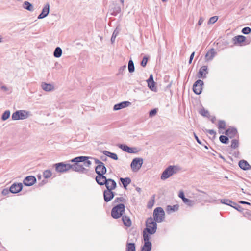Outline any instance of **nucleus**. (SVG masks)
Wrapping results in <instances>:
<instances>
[{
    "label": "nucleus",
    "mask_w": 251,
    "mask_h": 251,
    "mask_svg": "<svg viewBox=\"0 0 251 251\" xmlns=\"http://www.w3.org/2000/svg\"><path fill=\"white\" fill-rule=\"evenodd\" d=\"M125 189H126L127 186L131 183V179L129 177L120 178V179Z\"/></svg>",
    "instance_id": "obj_25"
},
{
    "label": "nucleus",
    "mask_w": 251,
    "mask_h": 251,
    "mask_svg": "<svg viewBox=\"0 0 251 251\" xmlns=\"http://www.w3.org/2000/svg\"><path fill=\"white\" fill-rule=\"evenodd\" d=\"M10 192V189H8L7 188L3 189V190L1 192V194L3 196H6L8 195L9 193Z\"/></svg>",
    "instance_id": "obj_53"
},
{
    "label": "nucleus",
    "mask_w": 251,
    "mask_h": 251,
    "mask_svg": "<svg viewBox=\"0 0 251 251\" xmlns=\"http://www.w3.org/2000/svg\"><path fill=\"white\" fill-rule=\"evenodd\" d=\"M220 142L224 144H227L228 142V137L224 135H221L219 137Z\"/></svg>",
    "instance_id": "obj_41"
},
{
    "label": "nucleus",
    "mask_w": 251,
    "mask_h": 251,
    "mask_svg": "<svg viewBox=\"0 0 251 251\" xmlns=\"http://www.w3.org/2000/svg\"><path fill=\"white\" fill-rule=\"evenodd\" d=\"M95 171L97 174L100 173L102 174H105L107 172V169L104 165V164L103 163L101 164H99L96 166Z\"/></svg>",
    "instance_id": "obj_19"
},
{
    "label": "nucleus",
    "mask_w": 251,
    "mask_h": 251,
    "mask_svg": "<svg viewBox=\"0 0 251 251\" xmlns=\"http://www.w3.org/2000/svg\"><path fill=\"white\" fill-rule=\"evenodd\" d=\"M146 228H145L144 230L147 231L148 234L152 235L156 232L157 229V224L151 217L148 218L146 220Z\"/></svg>",
    "instance_id": "obj_2"
},
{
    "label": "nucleus",
    "mask_w": 251,
    "mask_h": 251,
    "mask_svg": "<svg viewBox=\"0 0 251 251\" xmlns=\"http://www.w3.org/2000/svg\"><path fill=\"white\" fill-rule=\"evenodd\" d=\"M62 50L60 47H56L53 52V55L56 58H59L61 56Z\"/></svg>",
    "instance_id": "obj_30"
},
{
    "label": "nucleus",
    "mask_w": 251,
    "mask_h": 251,
    "mask_svg": "<svg viewBox=\"0 0 251 251\" xmlns=\"http://www.w3.org/2000/svg\"><path fill=\"white\" fill-rule=\"evenodd\" d=\"M208 68L206 66L201 67L197 74V77L199 78L204 79L206 78V75L208 74Z\"/></svg>",
    "instance_id": "obj_13"
},
{
    "label": "nucleus",
    "mask_w": 251,
    "mask_h": 251,
    "mask_svg": "<svg viewBox=\"0 0 251 251\" xmlns=\"http://www.w3.org/2000/svg\"><path fill=\"white\" fill-rule=\"evenodd\" d=\"M122 220L124 224L127 227H130L131 226V221L129 217L126 216H122Z\"/></svg>",
    "instance_id": "obj_26"
},
{
    "label": "nucleus",
    "mask_w": 251,
    "mask_h": 251,
    "mask_svg": "<svg viewBox=\"0 0 251 251\" xmlns=\"http://www.w3.org/2000/svg\"><path fill=\"white\" fill-rule=\"evenodd\" d=\"M157 113V110L156 109H153L151 110L149 112V116L151 117H152L154 116H155Z\"/></svg>",
    "instance_id": "obj_52"
},
{
    "label": "nucleus",
    "mask_w": 251,
    "mask_h": 251,
    "mask_svg": "<svg viewBox=\"0 0 251 251\" xmlns=\"http://www.w3.org/2000/svg\"><path fill=\"white\" fill-rule=\"evenodd\" d=\"M118 147L123 151L130 153H135L138 152L136 148H131L125 144H119Z\"/></svg>",
    "instance_id": "obj_12"
},
{
    "label": "nucleus",
    "mask_w": 251,
    "mask_h": 251,
    "mask_svg": "<svg viewBox=\"0 0 251 251\" xmlns=\"http://www.w3.org/2000/svg\"><path fill=\"white\" fill-rule=\"evenodd\" d=\"M55 171L59 173H65L70 170V164H65L64 162H60L54 164Z\"/></svg>",
    "instance_id": "obj_7"
},
{
    "label": "nucleus",
    "mask_w": 251,
    "mask_h": 251,
    "mask_svg": "<svg viewBox=\"0 0 251 251\" xmlns=\"http://www.w3.org/2000/svg\"><path fill=\"white\" fill-rule=\"evenodd\" d=\"M150 234H148L147 231L143 230V239L144 243L149 245H152L150 241Z\"/></svg>",
    "instance_id": "obj_29"
},
{
    "label": "nucleus",
    "mask_w": 251,
    "mask_h": 251,
    "mask_svg": "<svg viewBox=\"0 0 251 251\" xmlns=\"http://www.w3.org/2000/svg\"><path fill=\"white\" fill-rule=\"evenodd\" d=\"M148 83V86L149 87V88L154 92L157 91V88L155 87V83L154 81H152L151 82H147Z\"/></svg>",
    "instance_id": "obj_35"
},
{
    "label": "nucleus",
    "mask_w": 251,
    "mask_h": 251,
    "mask_svg": "<svg viewBox=\"0 0 251 251\" xmlns=\"http://www.w3.org/2000/svg\"><path fill=\"white\" fill-rule=\"evenodd\" d=\"M23 7L28 11H33L34 9L33 5L28 1H25L23 4Z\"/></svg>",
    "instance_id": "obj_24"
},
{
    "label": "nucleus",
    "mask_w": 251,
    "mask_h": 251,
    "mask_svg": "<svg viewBox=\"0 0 251 251\" xmlns=\"http://www.w3.org/2000/svg\"><path fill=\"white\" fill-rule=\"evenodd\" d=\"M239 167L244 170H247L251 168V166L248 163V162L244 160H240L239 162Z\"/></svg>",
    "instance_id": "obj_22"
},
{
    "label": "nucleus",
    "mask_w": 251,
    "mask_h": 251,
    "mask_svg": "<svg viewBox=\"0 0 251 251\" xmlns=\"http://www.w3.org/2000/svg\"><path fill=\"white\" fill-rule=\"evenodd\" d=\"M119 30H118L117 28H116L113 34H112V37L111 38V42L112 43H113L114 42H115V38L116 37V36H117V35L119 34Z\"/></svg>",
    "instance_id": "obj_40"
},
{
    "label": "nucleus",
    "mask_w": 251,
    "mask_h": 251,
    "mask_svg": "<svg viewBox=\"0 0 251 251\" xmlns=\"http://www.w3.org/2000/svg\"><path fill=\"white\" fill-rule=\"evenodd\" d=\"M143 163V159L142 158H135L133 159L131 163L130 167L133 172L138 171L142 167Z\"/></svg>",
    "instance_id": "obj_8"
},
{
    "label": "nucleus",
    "mask_w": 251,
    "mask_h": 251,
    "mask_svg": "<svg viewBox=\"0 0 251 251\" xmlns=\"http://www.w3.org/2000/svg\"><path fill=\"white\" fill-rule=\"evenodd\" d=\"M239 203H241V204H248V205H251L250 203H249L248 202H247V201H240Z\"/></svg>",
    "instance_id": "obj_63"
},
{
    "label": "nucleus",
    "mask_w": 251,
    "mask_h": 251,
    "mask_svg": "<svg viewBox=\"0 0 251 251\" xmlns=\"http://www.w3.org/2000/svg\"><path fill=\"white\" fill-rule=\"evenodd\" d=\"M0 89L4 92H7L8 94L12 93V88L11 87H7L5 85L1 86Z\"/></svg>",
    "instance_id": "obj_42"
},
{
    "label": "nucleus",
    "mask_w": 251,
    "mask_h": 251,
    "mask_svg": "<svg viewBox=\"0 0 251 251\" xmlns=\"http://www.w3.org/2000/svg\"><path fill=\"white\" fill-rule=\"evenodd\" d=\"M152 81H154L153 80V75H152L151 74L150 75V77L148 78V79L147 80V82H151Z\"/></svg>",
    "instance_id": "obj_61"
},
{
    "label": "nucleus",
    "mask_w": 251,
    "mask_h": 251,
    "mask_svg": "<svg viewBox=\"0 0 251 251\" xmlns=\"http://www.w3.org/2000/svg\"><path fill=\"white\" fill-rule=\"evenodd\" d=\"M125 210V206L124 203L118 204L112 208L111 216L114 219H118L123 216Z\"/></svg>",
    "instance_id": "obj_4"
},
{
    "label": "nucleus",
    "mask_w": 251,
    "mask_h": 251,
    "mask_svg": "<svg viewBox=\"0 0 251 251\" xmlns=\"http://www.w3.org/2000/svg\"><path fill=\"white\" fill-rule=\"evenodd\" d=\"M246 40V37L243 35H238L233 38L234 44H241Z\"/></svg>",
    "instance_id": "obj_23"
},
{
    "label": "nucleus",
    "mask_w": 251,
    "mask_h": 251,
    "mask_svg": "<svg viewBox=\"0 0 251 251\" xmlns=\"http://www.w3.org/2000/svg\"><path fill=\"white\" fill-rule=\"evenodd\" d=\"M203 85V82L201 79L197 80L193 84V90L194 92L197 95L201 93L202 86Z\"/></svg>",
    "instance_id": "obj_9"
},
{
    "label": "nucleus",
    "mask_w": 251,
    "mask_h": 251,
    "mask_svg": "<svg viewBox=\"0 0 251 251\" xmlns=\"http://www.w3.org/2000/svg\"><path fill=\"white\" fill-rule=\"evenodd\" d=\"M115 195V193L113 191V190H110V189H105L103 191V198L104 200L106 202H108L111 201L114 196Z\"/></svg>",
    "instance_id": "obj_10"
},
{
    "label": "nucleus",
    "mask_w": 251,
    "mask_h": 251,
    "mask_svg": "<svg viewBox=\"0 0 251 251\" xmlns=\"http://www.w3.org/2000/svg\"><path fill=\"white\" fill-rule=\"evenodd\" d=\"M111 14L114 16H116L118 14L120 13L121 11V8L119 5H115L111 10Z\"/></svg>",
    "instance_id": "obj_31"
},
{
    "label": "nucleus",
    "mask_w": 251,
    "mask_h": 251,
    "mask_svg": "<svg viewBox=\"0 0 251 251\" xmlns=\"http://www.w3.org/2000/svg\"><path fill=\"white\" fill-rule=\"evenodd\" d=\"M153 220L156 222H161L165 218V212L161 207H157L153 211Z\"/></svg>",
    "instance_id": "obj_5"
},
{
    "label": "nucleus",
    "mask_w": 251,
    "mask_h": 251,
    "mask_svg": "<svg viewBox=\"0 0 251 251\" xmlns=\"http://www.w3.org/2000/svg\"><path fill=\"white\" fill-rule=\"evenodd\" d=\"M10 115V111L9 110H6L1 116V119L3 121H5L8 119Z\"/></svg>",
    "instance_id": "obj_37"
},
{
    "label": "nucleus",
    "mask_w": 251,
    "mask_h": 251,
    "mask_svg": "<svg viewBox=\"0 0 251 251\" xmlns=\"http://www.w3.org/2000/svg\"><path fill=\"white\" fill-rule=\"evenodd\" d=\"M41 86L42 89L45 91H51L54 89L52 85L46 83H42Z\"/></svg>",
    "instance_id": "obj_28"
},
{
    "label": "nucleus",
    "mask_w": 251,
    "mask_h": 251,
    "mask_svg": "<svg viewBox=\"0 0 251 251\" xmlns=\"http://www.w3.org/2000/svg\"><path fill=\"white\" fill-rule=\"evenodd\" d=\"M200 113L201 115L204 117H208V116H209V112L207 110H205L204 109H201L200 111Z\"/></svg>",
    "instance_id": "obj_51"
},
{
    "label": "nucleus",
    "mask_w": 251,
    "mask_h": 251,
    "mask_svg": "<svg viewBox=\"0 0 251 251\" xmlns=\"http://www.w3.org/2000/svg\"><path fill=\"white\" fill-rule=\"evenodd\" d=\"M203 22V19L202 18H200L198 21V25H201V24Z\"/></svg>",
    "instance_id": "obj_62"
},
{
    "label": "nucleus",
    "mask_w": 251,
    "mask_h": 251,
    "mask_svg": "<svg viewBox=\"0 0 251 251\" xmlns=\"http://www.w3.org/2000/svg\"><path fill=\"white\" fill-rule=\"evenodd\" d=\"M216 52L213 48L211 49L205 55V59L206 61L211 60L215 56Z\"/></svg>",
    "instance_id": "obj_21"
},
{
    "label": "nucleus",
    "mask_w": 251,
    "mask_h": 251,
    "mask_svg": "<svg viewBox=\"0 0 251 251\" xmlns=\"http://www.w3.org/2000/svg\"><path fill=\"white\" fill-rule=\"evenodd\" d=\"M126 251H135V245L134 243H127Z\"/></svg>",
    "instance_id": "obj_32"
},
{
    "label": "nucleus",
    "mask_w": 251,
    "mask_h": 251,
    "mask_svg": "<svg viewBox=\"0 0 251 251\" xmlns=\"http://www.w3.org/2000/svg\"><path fill=\"white\" fill-rule=\"evenodd\" d=\"M231 207L235 208V209L240 212H242L243 210V208L241 206H240L239 205H238V204L234 202H233L232 206H231Z\"/></svg>",
    "instance_id": "obj_45"
},
{
    "label": "nucleus",
    "mask_w": 251,
    "mask_h": 251,
    "mask_svg": "<svg viewBox=\"0 0 251 251\" xmlns=\"http://www.w3.org/2000/svg\"><path fill=\"white\" fill-rule=\"evenodd\" d=\"M29 112L20 110L14 112L12 115V119L13 120H24L28 117Z\"/></svg>",
    "instance_id": "obj_6"
},
{
    "label": "nucleus",
    "mask_w": 251,
    "mask_h": 251,
    "mask_svg": "<svg viewBox=\"0 0 251 251\" xmlns=\"http://www.w3.org/2000/svg\"><path fill=\"white\" fill-rule=\"evenodd\" d=\"M226 127V123L223 120H220L218 123V128L219 129H225Z\"/></svg>",
    "instance_id": "obj_47"
},
{
    "label": "nucleus",
    "mask_w": 251,
    "mask_h": 251,
    "mask_svg": "<svg viewBox=\"0 0 251 251\" xmlns=\"http://www.w3.org/2000/svg\"><path fill=\"white\" fill-rule=\"evenodd\" d=\"M128 69L129 73H133L135 70L134 63L131 59L128 61Z\"/></svg>",
    "instance_id": "obj_34"
},
{
    "label": "nucleus",
    "mask_w": 251,
    "mask_h": 251,
    "mask_svg": "<svg viewBox=\"0 0 251 251\" xmlns=\"http://www.w3.org/2000/svg\"><path fill=\"white\" fill-rule=\"evenodd\" d=\"M89 159L87 156H79L75 157V158L71 160L70 162L74 163L73 164H70L71 166L70 169L73 171L78 172H84L86 169L83 167V165H80V162H84V161Z\"/></svg>",
    "instance_id": "obj_1"
},
{
    "label": "nucleus",
    "mask_w": 251,
    "mask_h": 251,
    "mask_svg": "<svg viewBox=\"0 0 251 251\" xmlns=\"http://www.w3.org/2000/svg\"><path fill=\"white\" fill-rule=\"evenodd\" d=\"M221 202L222 203L229 205V206H232V204L233 203V201H231L229 199H221Z\"/></svg>",
    "instance_id": "obj_38"
},
{
    "label": "nucleus",
    "mask_w": 251,
    "mask_h": 251,
    "mask_svg": "<svg viewBox=\"0 0 251 251\" xmlns=\"http://www.w3.org/2000/svg\"><path fill=\"white\" fill-rule=\"evenodd\" d=\"M178 205H174L173 206L168 205L167 207V211L169 212H175L178 209Z\"/></svg>",
    "instance_id": "obj_33"
},
{
    "label": "nucleus",
    "mask_w": 251,
    "mask_h": 251,
    "mask_svg": "<svg viewBox=\"0 0 251 251\" xmlns=\"http://www.w3.org/2000/svg\"><path fill=\"white\" fill-rule=\"evenodd\" d=\"M148 60V57H147V56H144L141 62V65L142 67H145L147 65Z\"/></svg>",
    "instance_id": "obj_50"
},
{
    "label": "nucleus",
    "mask_w": 251,
    "mask_h": 251,
    "mask_svg": "<svg viewBox=\"0 0 251 251\" xmlns=\"http://www.w3.org/2000/svg\"><path fill=\"white\" fill-rule=\"evenodd\" d=\"M153 203L151 202H149L148 204V208H151Z\"/></svg>",
    "instance_id": "obj_64"
},
{
    "label": "nucleus",
    "mask_w": 251,
    "mask_h": 251,
    "mask_svg": "<svg viewBox=\"0 0 251 251\" xmlns=\"http://www.w3.org/2000/svg\"><path fill=\"white\" fill-rule=\"evenodd\" d=\"M131 104L129 101H123L119 103L114 105L113 110L115 111L119 110L123 108H126Z\"/></svg>",
    "instance_id": "obj_17"
},
{
    "label": "nucleus",
    "mask_w": 251,
    "mask_h": 251,
    "mask_svg": "<svg viewBox=\"0 0 251 251\" xmlns=\"http://www.w3.org/2000/svg\"><path fill=\"white\" fill-rule=\"evenodd\" d=\"M194 55H195V52H193L190 56L189 61V64L191 63V62L193 60V59L194 58Z\"/></svg>",
    "instance_id": "obj_59"
},
{
    "label": "nucleus",
    "mask_w": 251,
    "mask_h": 251,
    "mask_svg": "<svg viewBox=\"0 0 251 251\" xmlns=\"http://www.w3.org/2000/svg\"><path fill=\"white\" fill-rule=\"evenodd\" d=\"M178 196L182 199L183 201H184V198H186L183 192H180L178 194Z\"/></svg>",
    "instance_id": "obj_57"
},
{
    "label": "nucleus",
    "mask_w": 251,
    "mask_h": 251,
    "mask_svg": "<svg viewBox=\"0 0 251 251\" xmlns=\"http://www.w3.org/2000/svg\"><path fill=\"white\" fill-rule=\"evenodd\" d=\"M206 132L210 135H213L214 136L216 135V132L213 129H206Z\"/></svg>",
    "instance_id": "obj_55"
},
{
    "label": "nucleus",
    "mask_w": 251,
    "mask_h": 251,
    "mask_svg": "<svg viewBox=\"0 0 251 251\" xmlns=\"http://www.w3.org/2000/svg\"><path fill=\"white\" fill-rule=\"evenodd\" d=\"M239 142L236 139H233L231 141V147L232 148L235 149L238 147Z\"/></svg>",
    "instance_id": "obj_46"
},
{
    "label": "nucleus",
    "mask_w": 251,
    "mask_h": 251,
    "mask_svg": "<svg viewBox=\"0 0 251 251\" xmlns=\"http://www.w3.org/2000/svg\"><path fill=\"white\" fill-rule=\"evenodd\" d=\"M50 11V5L47 3L43 7L41 13L38 16V19H42L48 16Z\"/></svg>",
    "instance_id": "obj_16"
},
{
    "label": "nucleus",
    "mask_w": 251,
    "mask_h": 251,
    "mask_svg": "<svg viewBox=\"0 0 251 251\" xmlns=\"http://www.w3.org/2000/svg\"><path fill=\"white\" fill-rule=\"evenodd\" d=\"M97 175L95 178L97 183L100 186L105 185L108 178H107L104 174L100 173Z\"/></svg>",
    "instance_id": "obj_11"
},
{
    "label": "nucleus",
    "mask_w": 251,
    "mask_h": 251,
    "mask_svg": "<svg viewBox=\"0 0 251 251\" xmlns=\"http://www.w3.org/2000/svg\"><path fill=\"white\" fill-rule=\"evenodd\" d=\"M83 162L84 163V165L86 167H89L91 164V162L89 160H88V159Z\"/></svg>",
    "instance_id": "obj_56"
},
{
    "label": "nucleus",
    "mask_w": 251,
    "mask_h": 251,
    "mask_svg": "<svg viewBox=\"0 0 251 251\" xmlns=\"http://www.w3.org/2000/svg\"><path fill=\"white\" fill-rule=\"evenodd\" d=\"M237 133V131L236 128H231L226 130L225 131V134L230 138H234Z\"/></svg>",
    "instance_id": "obj_20"
},
{
    "label": "nucleus",
    "mask_w": 251,
    "mask_h": 251,
    "mask_svg": "<svg viewBox=\"0 0 251 251\" xmlns=\"http://www.w3.org/2000/svg\"><path fill=\"white\" fill-rule=\"evenodd\" d=\"M126 68V65H124L122 67H121L119 70V73H122L123 71H124Z\"/></svg>",
    "instance_id": "obj_60"
},
{
    "label": "nucleus",
    "mask_w": 251,
    "mask_h": 251,
    "mask_svg": "<svg viewBox=\"0 0 251 251\" xmlns=\"http://www.w3.org/2000/svg\"><path fill=\"white\" fill-rule=\"evenodd\" d=\"M36 182V178L32 176L26 177L23 180L24 184L27 186H30L33 185Z\"/></svg>",
    "instance_id": "obj_14"
},
{
    "label": "nucleus",
    "mask_w": 251,
    "mask_h": 251,
    "mask_svg": "<svg viewBox=\"0 0 251 251\" xmlns=\"http://www.w3.org/2000/svg\"><path fill=\"white\" fill-rule=\"evenodd\" d=\"M179 170V168L178 166L170 165L163 172L160 178L162 180H165L171 176L173 174L177 173Z\"/></svg>",
    "instance_id": "obj_3"
},
{
    "label": "nucleus",
    "mask_w": 251,
    "mask_h": 251,
    "mask_svg": "<svg viewBox=\"0 0 251 251\" xmlns=\"http://www.w3.org/2000/svg\"><path fill=\"white\" fill-rule=\"evenodd\" d=\"M89 158H91V159H94V161H95V163L98 165L99 164H101L102 163H103V162H102L101 161H100V160H99L97 158H92V157H89Z\"/></svg>",
    "instance_id": "obj_54"
},
{
    "label": "nucleus",
    "mask_w": 251,
    "mask_h": 251,
    "mask_svg": "<svg viewBox=\"0 0 251 251\" xmlns=\"http://www.w3.org/2000/svg\"><path fill=\"white\" fill-rule=\"evenodd\" d=\"M251 32V28L249 27H246L242 29V32L244 34H248Z\"/></svg>",
    "instance_id": "obj_49"
},
{
    "label": "nucleus",
    "mask_w": 251,
    "mask_h": 251,
    "mask_svg": "<svg viewBox=\"0 0 251 251\" xmlns=\"http://www.w3.org/2000/svg\"><path fill=\"white\" fill-rule=\"evenodd\" d=\"M105 186L106 189L114 190L117 187V183L114 180L108 178Z\"/></svg>",
    "instance_id": "obj_18"
},
{
    "label": "nucleus",
    "mask_w": 251,
    "mask_h": 251,
    "mask_svg": "<svg viewBox=\"0 0 251 251\" xmlns=\"http://www.w3.org/2000/svg\"><path fill=\"white\" fill-rule=\"evenodd\" d=\"M126 201V199L124 198L121 197L116 198L113 201V203H116L120 202L125 203Z\"/></svg>",
    "instance_id": "obj_44"
},
{
    "label": "nucleus",
    "mask_w": 251,
    "mask_h": 251,
    "mask_svg": "<svg viewBox=\"0 0 251 251\" xmlns=\"http://www.w3.org/2000/svg\"><path fill=\"white\" fill-rule=\"evenodd\" d=\"M183 201V202L186 203L187 205L190 206H193L195 203V202L194 201H192V200H190L187 198H184V201Z\"/></svg>",
    "instance_id": "obj_39"
},
{
    "label": "nucleus",
    "mask_w": 251,
    "mask_h": 251,
    "mask_svg": "<svg viewBox=\"0 0 251 251\" xmlns=\"http://www.w3.org/2000/svg\"><path fill=\"white\" fill-rule=\"evenodd\" d=\"M52 175V173L50 170H46L43 172V176L45 178H50Z\"/></svg>",
    "instance_id": "obj_43"
},
{
    "label": "nucleus",
    "mask_w": 251,
    "mask_h": 251,
    "mask_svg": "<svg viewBox=\"0 0 251 251\" xmlns=\"http://www.w3.org/2000/svg\"><path fill=\"white\" fill-rule=\"evenodd\" d=\"M152 245H149L144 244L143 246L141 247V251H151V250Z\"/></svg>",
    "instance_id": "obj_36"
},
{
    "label": "nucleus",
    "mask_w": 251,
    "mask_h": 251,
    "mask_svg": "<svg viewBox=\"0 0 251 251\" xmlns=\"http://www.w3.org/2000/svg\"><path fill=\"white\" fill-rule=\"evenodd\" d=\"M194 135L195 138L197 142L199 144H200L201 145H202V142L200 140V139H199L198 137L197 136V135L195 133H194Z\"/></svg>",
    "instance_id": "obj_58"
},
{
    "label": "nucleus",
    "mask_w": 251,
    "mask_h": 251,
    "mask_svg": "<svg viewBox=\"0 0 251 251\" xmlns=\"http://www.w3.org/2000/svg\"><path fill=\"white\" fill-rule=\"evenodd\" d=\"M23 188V185L21 183H14L10 187V192L12 193H17L20 192Z\"/></svg>",
    "instance_id": "obj_15"
},
{
    "label": "nucleus",
    "mask_w": 251,
    "mask_h": 251,
    "mask_svg": "<svg viewBox=\"0 0 251 251\" xmlns=\"http://www.w3.org/2000/svg\"><path fill=\"white\" fill-rule=\"evenodd\" d=\"M103 153L105 156H108L114 160H118L117 155L115 153L110 152L107 151L105 150L103 151Z\"/></svg>",
    "instance_id": "obj_27"
},
{
    "label": "nucleus",
    "mask_w": 251,
    "mask_h": 251,
    "mask_svg": "<svg viewBox=\"0 0 251 251\" xmlns=\"http://www.w3.org/2000/svg\"><path fill=\"white\" fill-rule=\"evenodd\" d=\"M218 19V17L216 16L211 17L208 21V24H210L215 23L217 21Z\"/></svg>",
    "instance_id": "obj_48"
}]
</instances>
